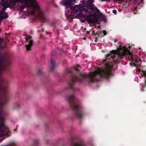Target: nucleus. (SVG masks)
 <instances>
[{
	"instance_id": "obj_10",
	"label": "nucleus",
	"mask_w": 146,
	"mask_h": 146,
	"mask_svg": "<svg viewBox=\"0 0 146 146\" xmlns=\"http://www.w3.org/2000/svg\"><path fill=\"white\" fill-rule=\"evenodd\" d=\"M82 114H78V116L79 118H81L82 117L81 116L82 115Z\"/></svg>"
},
{
	"instance_id": "obj_8",
	"label": "nucleus",
	"mask_w": 146,
	"mask_h": 146,
	"mask_svg": "<svg viewBox=\"0 0 146 146\" xmlns=\"http://www.w3.org/2000/svg\"><path fill=\"white\" fill-rule=\"evenodd\" d=\"M6 135V133L5 132H3L2 131H0V137L3 136H4Z\"/></svg>"
},
{
	"instance_id": "obj_6",
	"label": "nucleus",
	"mask_w": 146,
	"mask_h": 146,
	"mask_svg": "<svg viewBox=\"0 0 146 146\" xmlns=\"http://www.w3.org/2000/svg\"><path fill=\"white\" fill-rule=\"evenodd\" d=\"M88 21L89 23H95L97 22L98 19L96 17V15H94L89 18Z\"/></svg>"
},
{
	"instance_id": "obj_2",
	"label": "nucleus",
	"mask_w": 146,
	"mask_h": 146,
	"mask_svg": "<svg viewBox=\"0 0 146 146\" xmlns=\"http://www.w3.org/2000/svg\"><path fill=\"white\" fill-rule=\"evenodd\" d=\"M111 68L110 65L107 64L104 69L101 70L98 68L96 71L90 72L89 77L92 81H94V78L98 74H99L102 76L107 77L111 74Z\"/></svg>"
},
{
	"instance_id": "obj_15",
	"label": "nucleus",
	"mask_w": 146,
	"mask_h": 146,
	"mask_svg": "<svg viewBox=\"0 0 146 146\" xmlns=\"http://www.w3.org/2000/svg\"><path fill=\"white\" fill-rule=\"evenodd\" d=\"M105 61H106V60H103V63H104V62H105Z\"/></svg>"
},
{
	"instance_id": "obj_13",
	"label": "nucleus",
	"mask_w": 146,
	"mask_h": 146,
	"mask_svg": "<svg viewBox=\"0 0 146 146\" xmlns=\"http://www.w3.org/2000/svg\"><path fill=\"white\" fill-rule=\"evenodd\" d=\"M145 83L146 84V78L145 79Z\"/></svg>"
},
{
	"instance_id": "obj_9",
	"label": "nucleus",
	"mask_w": 146,
	"mask_h": 146,
	"mask_svg": "<svg viewBox=\"0 0 146 146\" xmlns=\"http://www.w3.org/2000/svg\"><path fill=\"white\" fill-rule=\"evenodd\" d=\"M102 32L104 34V35L105 36L106 35L107 32L105 30H104L102 31Z\"/></svg>"
},
{
	"instance_id": "obj_1",
	"label": "nucleus",
	"mask_w": 146,
	"mask_h": 146,
	"mask_svg": "<svg viewBox=\"0 0 146 146\" xmlns=\"http://www.w3.org/2000/svg\"><path fill=\"white\" fill-rule=\"evenodd\" d=\"M7 2V4L6 5V7H3L1 11H0V25L2 19L8 17L7 14L4 12V11L7 7L14 5L16 2H20L23 7H33L36 9L39 8L38 5L35 0H8Z\"/></svg>"
},
{
	"instance_id": "obj_12",
	"label": "nucleus",
	"mask_w": 146,
	"mask_h": 146,
	"mask_svg": "<svg viewBox=\"0 0 146 146\" xmlns=\"http://www.w3.org/2000/svg\"><path fill=\"white\" fill-rule=\"evenodd\" d=\"M86 7H83L82 8L83 9H86ZM85 11L86 12H87V10L86 9H85Z\"/></svg>"
},
{
	"instance_id": "obj_11",
	"label": "nucleus",
	"mask_w": 146,
	"mask_h": 146,
	"mask_svg": "<svg viewBox=\"0 0 146 146\" xmlns=\"http://www.w3.org/2000/svg\"><path fill=\"white\" fill-rule=\"evenodd\" d=\"M113 12L114 14H116L117 13V11L115 10H113Z\"/></svg>"
},
{
	"instance_id": "obj_5",
	"label": "nucleus",
	"mask_w": 146,
	"mask_h": 146,
	"mask_svg": "<svg viewBox=\"0 0 146 146\" xmlns=\"http://www.w3.org/2000/svg\"><path fill=\"white\" fill-rule=\"evenodd\" d=\"M27 41H28L29 44L26 45V48L27 50H30L33 44V40L32 38L30 36H28L26 38Z\"/></svg>"
},
{
	"instance_id": "obj_4",
	"label": "nucleus",
	"mask_w": 146,
	"mask_h": 146,
	"mask_svg": "<svg viewBox=\"0 0 146 146\" xmlns=\"http://www.w3.org/2000/svg\"><path fill=\"white\" fill-rule=\"evenodd\" d=\"M63 5L66 6L67 8L69 7L71 9H72L73 10L75 11L76 12L78 11L79 10V7L78 6H77L74 7H72L71 6V4L69 2H65L63 3Z\"/></svg>"
},
{
	"instance_id": "obj_3",
	"label": "nucleus",
	"mask_w": 146,
	"mask_h": 146,
	"mask_svg": "<svg viewBox=\"0 0 146 146\" xmlns=\"http://www.w3.org/2000/svg\"><path fill=\"white\" fill-rule=\"evenodd\" d=\"M127 52L128 53L130 56H131L133 59V58L131 53L126 49L125 46L122 47L121 46H119L117 50H113L110 53L108 54L107 55L106 59V60L109 59L110 57L112 58H114L116 55L121 57L125 55Z\"/></svg>"
},
{
	"instance_id": "obj_16",
	"label": "nucleus",
	"mask_w": 146,
	"mask_h": 146,
	"mask_svg": "<svg viewBox=\"0 0 146 146\" xmlns=\"http://www.w3.org/2000/svg\"><path fill=\"white\" fill-rule=\"evenodd\" d=\"M79 69L78 68H77V70H79Z\"/></svg>"
},
{
	"instance_id": "obj_17",
	"label": "nucleus",
	"mask_w": 146,
	"mask_h": 146,
	"mask_svg": "<svg viewBox=\"0 0 146 146\" xmlns=\"http://www.w3.org/2000/svg\"><path fill=\"white\" fill-rule=\"evenodd\" d=\"M1 38H0V42H1Z\"/></svg>"
},
{
	"instance_id": "obj_7",
	"label": "nucleus",
	"mask_w": 146,
	"mask_h": 146,
	"mask_svg": "<svg viewBox=\"0 0 146 146\" xmlns=\"http://www.w3.org/2000/svg\"><path fill=\"white\" fill-rule=\"evenodd\" d=\"M141 72V74L145 77V79L146 78V71L142 70Z\"/></svg>"
},
{
	"instance_id": "obj_14",
	"label": "nucleus",
	"mask_w": 146,
	"mask_h": 146,
	"mask_svg": "<svg viewBox=\"0 0 146 146\" xmlns=\"http://www.w3.org/2000/svg\"><path fill=\"white\" fill-rule=\"evenodd\" d=\"M75 146H82L80 145H76Z\"/></svg>"
}]
</instances>
